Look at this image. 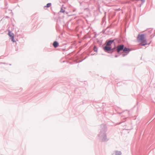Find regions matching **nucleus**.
I'll list each match as a JSON object with an SVG mask.
<instances>
[{"label":"nucleus","mask_w":155,"mask_h":155,"mask_svg":"<svg viewBox=\"0 0 155 155\" xmlns=\"http://www.w3.org/2000/svg\"><path fill=\"white\" fill-rule=\"evenodd\" d=\"M51 3H48L47 4L46 7H49L51 6Z\"/></svg>","instance_id":"nucleus-9"},{"label":"nucleus","mask_w":155,"mask_h":155,"mask_svg":"<svg viewBox=\"0 0 155 155\" xmlns=\"http://www.w3.org/2000/svg\"><path fill=\"white\" fill-rule=\"evenodd\" d=\"M97 48L96 47V46H94V51H95L96 52L97 51Z\"/></svg>","instance_id":"nucleus-8"},{"label":"nucleus","mask_w":155,"mask_h":155,"mask_svg":"<svg viewBox=\"0 0 155 155\" xmlns=\"http://www.w3.org/2000/svg\"><path fill=\"white\" fill-rule=\"evenodd\" d=\"M65 12V11L64 10V9H63L62 8H61V10L60 11V12Z\"/></svg>","instance_id":"nucleus-10"},{"label":"nucleus","mask_w":155,"mask_h":155,"mask_svg":"<svg viewBox=\"0 0 155 155\" xmlns=\"http://www.w3.org/2000/svg\"><path fill=\"white\" fill-rule=\"evenodd\" d=\"M123 49L124 51L125 52H126V51H127V52H129L130 51V50L129 49L126 48H124V49Z\"/></svg>","instance_id":"nucleus-7"},{"label":"nucleus","mask_w":155,"mask_h":155,"mask_svg":"<svg viewBox=\"0 0 155 155\" xmlns=\"http://www.w3.org/2000/svg\"><path fill=\"white\" fill-rule=\"evenodd\" d=\"M8 35L10 36V32H8Z\"/></svg>","instance_id":"nucleus-11"},{"label":"nucleus","mask_w":155,"mask_h":155,"mask_svg":"<svg viewBox=\"0 0 155 155\" xmlns=\"http://www.w3.org/2000/svg\"><path fill=\"white\" fill-rule=\"evenodd\" d=\"M124 45H119L117 47V52H119L121 50L124 49Z\"/></svg>","instance_id":"nucleus-2"},{"label":"nucleus","mask_w":155,"mask_h":155,"mask_svg":"<svg viewBox=\"0 0 155 155\" xmlns=\"http://www.w3.org/2000/svg\"><path fill=\"white\" fill-rule=\"evenodd\" d=\"M58 44L56 41H54L53 44V46L54 48H56L58 46Z\"/></svg>","instance_id":"nucleus-6"},{"label":"nucleus","mask_w":155,"mask_h":155,"mask_svg":"<svg viewBox=\"0 0 155 155\" xmlns=\"http://www.w3.org/2000/svg\"><path fill=\"white\" fill-rule=\"evenodd\" d=\"M137 40L140 42V45L143 46L147 45V41L144 35H139L137 37Z\"/></svg>","instance_id":"nucleus-1"},{"label":"nucleus","mask_w":155,"mask_h":155,"mask_svg":"<svg viewBox=\"0 0 155 155\" xmlns=\"http://www.w3.org/2000/svg\"><path fill=\"white\" fill-rule=\"evenodd\" d=\"M113 40H110L108 41L106 45L109 46L111 45L112 43L113 42Z\"/></svg>","instance_id":"nucleus-4"},{"label":"nucleus","mask_w":155,"mask_h":155,"mask_svg":"<svg viewBox=\"0 0 155 155\" xmlns=\"http://www.w3.org/2000/svg\"><path fill=\"white\" fill-rule=\"evenodd\" d=\"M104 49L105 51H109L111 50V48L110 47L106 46L104 47Z\"/></svg>","instance_id":"nucleus-3"},{"label":"nucleus","mask_w":155,"mask_h":155,"mask_svg":"<svg viewBox=\"0 0 155 155\" xmlns=\"http://www.w3.org/2000/svg\"><path fill=\"white\" fill-rule=\"evenodd\" d=\"M14 35L13 34L10 35V38L11 39L12 41L14 42H15L16 41L14 40Z\"/></svg>","instance_id":"nucleus-5"}]
</instances>
